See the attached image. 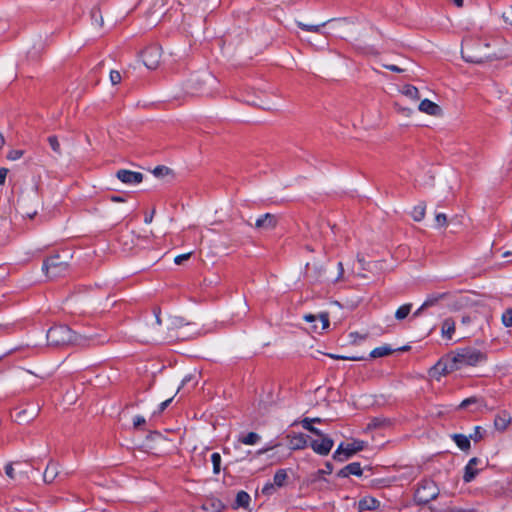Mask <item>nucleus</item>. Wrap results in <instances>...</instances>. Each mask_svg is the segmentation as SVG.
<instances>
[{
	"label": "nucleus",
	"instance_id": "52",
	"mask_svg": "<svg viewBox=\"0 0 512 512\" xmlns=\"http://www.w3.org/2000/svg\"><path fill=\"white\" fill-rule=\"evenodd\" d=\"M172 399H173V397L163 401L159 406V412H163L168 407V405L172 402Z\"/></svg>",
	"mask_w": 512,
	"mask_h": 512
},
{
	"label": "nucleus",
	"instance_id": "60",
	"mask_svg": "<svg viewBox=\"0 0 512 512\" xmlns=\"http://www.w3.org/2000/svg\"><path fill=\"white\" fill-rule=\"evenodd\" d=\"M338 268H339V276H342L343 272H344V268H343L342 262L338 263Z\"/></svg>",
	"mask_w": 512,
	"mask_h": 512
},
{
	"label": "nucleus",
	"instance_id": "57",
	"mask_svg": "<svg viewBox=\"0 0 512 512\" xmlns=\"http://www.w3.org/2000/svg\"><path fill=\"white\" fill-rule=\"evenodd\" d=\"M110 200L113 202H124L125 201L122 197L116 196V195L111 196Z\"/></svg>",
	"mask_w": 512,
	"mask_h": 512
},
{
	"label": "nucleus",
	"instance_id": "2",
	"mask_svg": "<svg viewBox=\"0 0 512 512\" xmlns=\"http://www.w3.org/2000/svg\"><path fill=\"white\" fill-rule=\"evenodd\" d=\"M47 341L51 346L78 345L86 346L94 340L92 336L77 334L66 325L53 326L47 331Z\"/></svg>",
	"mask_w": 512,
	"mask_h": 512
},
{
	"label": "nucleus",
	"instance_id": "27",
	"mask_svg": "<svg viewBox=\"0 0 512 512\" xmlns=\"http://www.w3.org/2000/svg\"><path fill=\"white\" fill-rule=\"evenodd\" d=\"M412 309V304L407 303L400 306L395 312V318L399 321H402L408 317Z\"/></svg>",
	"mask_w": 512,
	"mask_h": 512
},
{
	"label": "nucleus",
	"instance_id": "37",
	"mask_svg": "<svg viewBox=\"0 0 512 512\" xmlns=\"http://www.w3.org/2000/svg\"><path fill=\"white\" fill-rule=\"evenodd\" d=\"M485 431L480 426H476L474 428V433L470 435V438L475 442H478L483 439Z\"/></svg>",
	"mask_w": 512,
	"mask_h": 512
},
{
	"label": "nucleus",
	"instance_id": "54",
	"mask_svg": "<svg viewBox=\"0 0 512 512\" xmlns=\"http://www.w3.org/2000/svg\"><path fill=\"white\" fill-rule=\"evenodd\" d=\"M344 360H350V361H361V360H364V357H363V356H356V355H353V356H345Z\"/></svg>",
	"mask_w": 512,
	"mask_h": 512
},
{
	"label": "nucleus",
	"instance_id": "48",
	"mask_svg": "<svg viewBox=\"0 0 512 512\" xmlns=\"http://www.w3.org/2000/svg\"><path fill=\"white\" fill-rule=\"evenodd\" d=\"M5 473H6V475H7L9 478H11V479H14V478H15V475H14V468H13V466H12V464H11V463H9V464H7V465L5 466Z\"/></svg>",
	"mask_w": 512,
	"mask_h": 512
},
{
	"label": "nucleus",
	"instance_id": "59",
	"mask_svg": "<svg viewBox=\"0 0 512 512\" xmlns=\"http://www.w3.org/2000/svg\"><path fill=\"white\" fill-rule=\"evenodd\" d=\"M36 214H37V211H36V210H34V211H32V212H28V211H27V212L25 213V215H26L27 217H29V218H33Z\"/></svg>",
	"mask_w": 512,
	"mask_h": 512
},
{
	"label": "nucleus",
	"instance_id": "55",
	"mask_svg": "<svg viewBox=\"0 0 512 512\" xmlns=\"http://www.w3.org/2000/svg\"><path fill=\"white\" fill-rule=\"evenodd\" d=\"M331 472H332V466H331L330 463L326 464V468H324V470H319L318 471L319 474H326V473L329 474Z\"/></svg>",
	"mask_w": 512,
	"mask_h": 512
},
{
	"label": "nucleus",
	"instance_id": "56",
	"mask_svg": "<svg viewBox=\"0 0 512 512\" xmlns=\"http://www.w3.org/2000/svg\"><path fill=\"white\" fill-rule=\"evenodd\" d=\"M154 213H155V211L153 210L149 215L145 216L144 222L146 224H150L152 222L153 217H154Z\"/></svg>",
	"mask_w": 512,
	"mask_h": 512
},
{
	"label": "nucleus",
	"instance_id": "26",
	"mask_svg": "<svg viewBox=\"0 0 512 512\" xmlns=\"http://www.w3.org/2000/svg\"><path fill=\"white\" fill-rule=\"evenodd\" d=\"M287 479H288L287 471L285 469H279L276 471V473L274 475L273 483L276 487H283L286 484Z\"/></svg>",
	"mask_w": 512,
	"mask_h": 512
},
{
	"label": "nucleus",
	"instance_id": "4",
	"mask_svg": "<svg viewBox=\"0 0 512 512\" xmlns=\"http://www.w3.org/2000/svg\"><path fill=\"white\" fill-rule=\"evenodd\" d=\"M213 77L208 73L192 75L184 84V91L191 96H203L209 94L208 84L213 82Z\"/></svg>",
	"mask_w": 512,
	"mask_h": 512
},
{
	"label": "nucleus",
	"instance_id": "46",
	"mask_svg": "<svg viewBox=\"0 0 512 512\" xmlns=\"http://www.w3.org/2000/svg\"><path fill=\"white\" fill-rule=\"evenodd\" d=\"M476 402H478V399L476 397H470V398H467V399L463 400L461 402V404H460V407L461 408H466L470 404H473V403H476Z\"/></svg>",
	"mask_w": 512,
	"mask_h": 512
},
{
	"label": "nucleus",
	"instance_id": "5",
	"mask_svg": "<svg viewBox=\"0 0 512 512\" xmlns=\"http://www.w3.org/2000/svg\"><path fill=\"white\" fill-rule=\"evenodd\" d=\"M439 488L437 484L431 479H423L419 482L414 494V499L417 504L425 505L430 501L436 499L439 495Z\"/></svg>",
	"mask_w": 512,
	"mask_h": 512
},
{
	"label": "nucleus",
	"instance_id": "21",
	"mask_svg": "<svg viewBox=\"0 0 512 512\" xmlns=\"http://www.w3.org/2000/svg\"><path fill=\"white\" fill-rule=\"evenodd\" d=\"M58 473V464L50 462L44 471L43 479L46 483H52L56 479Z\"/></svg>",
	"mask_w": 512,
	"mask_h": 512
},
{
	"label": "nucleus",
	"instance_id": "22",
	"mask_svg": "<svg viewBox=\"0 0 512 512\" xmlns=\"http://www.w3.org/2000/svg\"><path fill=\"white\" fill-rule=\"evenodd\" d=\"M441 332L443 337L452 339L455 332V321L452 318L445 319L442 323Z\"/></svg>",
	"mask_w": 512,
	"mask_h": 512
},
{
	"label": "nucleus",
	"instance_id": "16",
	"mask_svg": "<svg viewBox=\"0 0 512 512\" xmlns=\"http://www.w3.org/2000/svg\"><path fill=\"white\" fill-rule=\"evenodd\" d=\"M363 473L360 463L352 462L343 467L339 472V477H348L350 475L361 476Z\"/></svg>",
	"mask_w": 512,
	"mask_h": 512
},
{
	"label": "nucleus",
	"instance_id": "61",
	"mask_svg": "<svg viewBox=\"0 0 512 512\" xmlns=\"http://www.w3.org/2000/svg\"><path fill=\"white\" fill-rule=\"evenodd\" d=\"M329 356L333 359H341V360H344L345 356H340V355H336V354H329Z\"/></svg>",
	"mask_w": 512,
	"mask_h": 512
},
{
	"label": "nucleus",
	"instance_id": "35",
	"mask_svg": "<svg viewBox=\"0 0 512 512\" xmlns=\"http://www.w3.org/2000/svg\"><path fill=\"white\" fill-rule=\"evenodd\" d=\"M445 294H439V295H432V296H429L425 301H424V307L426 308H429V307H432L434 305H436L439 300H441L442 298H444Z\"/></svg>",
	"mask_w": 512,
	"mask_h": 512
},
{
	"label": "nucleus",
	"instance_id": "51",
	"mask_svg": "<svg viewBox=\"0 0 512 512\" xmlns=\"http://www.w3.org/2000/svg\"><path fill=\"white\" fill-rule=\"evenodd\" d=\"M384 67L390 71H393V72H396V73H401L404 71V69L396 66V65H384Z\"/></svg>",
	"mask_w": 512,
	"mask_h": 512
},
{
	"label": "nucleus",
	"instance_id": "11",
	"mask_svg": "<svg viewBox=\"0 0 512 512\" xmlns=\"http://www.w3.org/2000/svg\"><path fill=\"white\" fill-rule=\"evenodd\" d=\"M117 178L125 184H139L143 180V174L140 172L121 169L117 171Z\"/></svg>",
	"mask_w": 512,
	"mask_h": 512
},
{
	"label": "nucleus",
	"instance_id": "23",
	"mask_svg": "<svg viewBox=\"0 0 512 512\" xmlns=\"http://www.w3.org/2000/svg\"><path fill=\"white\" fill-rule=\"evenodd\" d=\"M320 422H321L320 418H304L301 421V424L304 429L310 431L314 435L323 436V433L318 428H316L312 425L313 423H320Z\"/></svg>",
	"mask_w": 512,
	"mask_h": 512
},
{
	"label": "nucleus",
	"instance_id": "25",
	"mask_svg": "<svg viewBox=\"0 0 512 512\" xmlns=\"http://www.w3.org/2000/svg\"><path fill=\"white\" fill-rule=\"evenodd\" d=\"M261 437L255 432H249L246 435H240L238 441L245 445H255L260 441Z\"/></svg>",
	"mask_w": 512,
	"mask_h": 512
},
{
	"label": "nucleus",
	"instance_id": "24",
	"mask_svg": "<svg viewBox=\"0 0 512 512\" xmlns=\"http://www.w3.org/2000/svg\"><path fill=\"white\" fill-rule=\"evenodd\" d=\"M452 439L462 451H467L471 447L470 436L468 437L463 434H453Z\"/></svg>",
	"mask_w": 512,
	"mask_h": 512
},
{
	"label": "nucleus",
	"instance_id": "9",
	"mask_svg": "<svg viewBox=\"0 0 512 512\" xmlns=\"http://www.w3.org/2000/svg\"><path fill=\"white\" fill-rule=\"evenodd\" d=\"M319 437L321 440H312L310 442V447L319 455H328L334 445V442L330 437L324 434Z\"/></svg>",
	"mask_w": 512,
	"mask_h": 512
},
{
	"label": "nucleus",
	"instance_id": "32",
	"mask_svg": "<svg viewBox=\"0 0 512 512\" xmlns=\"http://www.w3.org/2000/svg\"><path fill=\"white\" fill-rule=\"evenodd\" d=\"M325 25H326V22H323L321 24H316V25H308V24L302 23L300 21H297V26L307 32L318 33V32H320L321 27H324Z\"/></svg>",
	"mask_w": 512,
	"mask_h": 512
},
{
	"label": "nucleus",
	"instance_id": "17",
	"mask_svg": "<svg viewBox=\"0 0 512 512\" xmlns=\"http://www.w3.org/2000/svg\"><path fill=\"white\" fill-rule=\"evenodd\" d=\"M511 416L505 412L497 414L494 419V427L500 432H504L511 423Z\"/></svg>",
	"mask_w": 512,
	"mask_h": 512
},
{
	"label": "nucleus",
	"instance_id": "20",
	"mask_svg": "<svg viewBox=\"0 0 512 512\" xmlns=\"http://www.w3.org/2000/svg\"><path fill=\"white\" fill-rule=\"evenodd\" d=\"M304 320H306L307 322L319 321L321 323L320 330H325L329 327L328 313H321L319 315L307 314L304 316Z\"/></svg>",
	"mask_w": 512,
	"mask_h": 512
},
{
	"label": "nucleus",
	"instance_id": "15",
	"mask_svg": "<svg viewBox=\"0 0 512 512\" xmlns=\"http://www.w3.org/2000/svg\"><path fill=\"white\" fill-rule=\"evenodd\" d=\"M418 109L421 112L432 116H438L441 114V108L436 103L430 101L429 99L422 100L419 104Z\"/></svg>",
	"mask_w": 512,
	"mask_h": 512
},
{
	"label": "nucleus",
	"instance_id": "12",
	"mask_svg": "<svg viewBox=\"0 0 512 512\" xmlns=\"http://www.w3.org/2000/svg\"><path fill=\"white\" fill-rule=\"evenodd\" d=\"M278 223V219L276 215L271 213H266L259 217L255 222V228L259 230H272L276 227Z\"/></svg>",
	"mask_w": 512,
	"mask_h": 512
},
{
	"label": "nucleus",
	"instance_id": "7",
	"mask_svg": "<svg viewBox=\"0 0 512 512\" xmlns=\"http://www.w3.org/2000/svg\"><path fill=\"white\" fill-rule=\"evenodd\" d=\"M364 445L362 441H354L344 445L341 443L334 452L333 458L340 462L346 461L356 452L361 451Z\"/></svg>",
	"mask_w": 512,
	"mask_h": 512
},
{
	"label": "nucleus",
	"instance_id": "45",
	"mask_svg": "<svg viewBox=\"0 0 512 512\" xmlns=\"http://www.w3.org/2000/svg\"><path fill=\"white\" fill-rule=\"evenodd\" d=\"M384 422H385V420H383V419L374 418L368 424V428H378V427H381L384 424Z\"/></svg>",
	"mask_w": 512,
	"mask_h": 512
},
{
	"label": "nucleus",
	"instance_id": "18",
	"mask_svg": "<svg viewBox=\"0 0 512 512\" xmlns=\"http://www.w3.org/2000/svg\"><path fill=\"white\" fill-rule=\"evenodd\" d=\"M289 445L292 449H303L307 446V437L304 434L288 435Z\"/></svg>",
	"mask_w": 512,
	"mask_h": 512
},
{
	"label": "nucleus",
	"instance_id": "44",
	"mask_svg": "<svg viewBox=\"0 0 512 512\" xmlns=\"http://www.w3.org/2000/svg\"><path fill=\"white\" fill-rule=\"evenodd\" d=\"M275 487L276 486L274 485V483H267L262 488V493L265 494V495H271V494L274 493Z\"/></svg>",
	"mask_w": 512,
	"mask_h": 512
},
{
	"label": "nucleus",
	"instance_id": "13",
	"mask_svg": "<svg viewBox=\"0 0 512 512\" xmlns=\"http://www.w3.org/2000/svg\"><path fill=\"white\" fill-rule=\"evenodd\" d=\"M164 0H141L140 5L148 9V13L152 15L157 14L156 18H160L165 14L163 8Z\"/></svg>",
	"mask_w": 512,
	"mask_h": 512
},
{
	"label": "nucleus",
	"instance_id": "63",
	"mask_svg": "<svg viewBox=\"0 0 512 512\" xmlns=\"http://www.w3.org/2000/svg\"><path fill=\"white\" fill-rule=\"evenodd\" d=\"M267 450H268V449H261V450H259L257 453H258V455H261V454H263V453L267 452Z\"/></svg>",
	"mask_w": 512,
	"mask_h": 512
},
{
	"label": "nucleus",
	"instance_id": "19",
	"mask_svg": "<svg viewBox=\"0 0 512 512\" xmlns=\"http://www.w3.org/2000/svg\"><path fill=\"white\" fill-rule=\"evenodd\" d=\"M380 502L373 497H364L358 502L360 512L375 510L379 507Z\"/></svg>",
	"mask_w": 512,
	"mask_h": 512
},
{
	"label": "nucleus",
	"instance_id": "53",
	"mask_svg": "<svg viewBox=\"0 0 512 512\" xmlns=\"http://www.w3.org/2000/svg\"><path fill=\"white\" fill-rule=\"evenodd\" d=\"M425 309H427V308H426V307H424V304H422V305H421V306H420V307H419V308H418V309L413 313V316H412V317H413V318H417V317H419V316L423 313V311H424Z\"/></svg>",
	"mask_w": 512,
	"mask_h": 512
},
{
	"label": "nucleus",
	"instance_id": "28",
	"mask_svg": "<svg viewBox=\"0 0 512 512\" xmlns=\"http://www.w3.org/2000/svg\"><path fill=\"white\" fill-rule=\"evenodd\" d=\"M250 495L245 491H239L236 495V505L237 507L246 508L250 502Z\"/></svg>",
	"mask_w": 512,
	"mask_h": 512
},
{
	"label": "nucleus",
	"instance_id": "6",
	"mask_svg": "<svg viewBox=\"0 0 512 512\" xmlns=\"http://www.w3.org/2000/svg\"><path fill=\"white\" fill-rule=\"evenodd\" d=\"M42 269L49 278L54 279L67 273L68 263L59 254H55L45 259Z\"/></svg>",
	"mask_w": 512,
	"mask_h": 512
},
{
	"label": "nucleus",
	"instance_id": "39",
	"mask_svg": "<svg viewBox=\"0 0 512 512\" xmlns=\"http://www.w3.org/2000/svg\"><path fill=\"white\" fill-rule=\"evenodd\" d=\"M435 221L438 227H445L447 225V216L444 213H438L435 216Z\"/></svg>",
	"mask_w": 512,
	"mask_h": 512
},
{
	"label": "nucleus",
	"instance_id": "47",
	"mask_svg": "<svg viewBox=\"0 0 512 512\" xmlns=\"http://www.w3.org/2000/svg\"><path fill=\"white\" fill-rule=\"evenodd\" d=\"M146 422L145 418L142 416H136L133 420V425L135 428H139L144 425Z\"/></svg>",
	"mask_w": 512,
	"mask_h": 512
},
{
	"label": "nucleus",
	"instance_id": "49",
	"mask_svg": "<svg viewBox=\"0 0 512 512\" xmlns=\"http://www.w3.org/2000/svg\"><path fill=\"white\" fill-rule=\"evenodd\" d=\"M446 512H475L474 509H464L461 507H450L446 510Z\"/></svg>",
	"mask_w": 512,
	"mask_h": 512
},
{
	"label": "nucleus",
	"instance_id": "64",
	"mask_svg": "<svg viewBox=\"0 0 512 512\" xmlns=\"http://www.w3.org/2000/svg\"><path fill=\"white\" fill-rule=\"evenodd\" d=\"M313 329H314V331H315V332H317V331H318V326H317V325H314V326H313Z\"/></svg>",
	"mask_w": 512,
	"mask_h": 512
},
{
	"label": "nucleus",
	"instance_id": "1",
	"mask_svg": "<svg viewBox=\"0 0 512 512\" xmlns=\"http://www.w3.org/2000/svg\"><path fill=\"white\" fill-rule=\"evenodd\" d=\"M486 359L487 355L481 350L470 346L462 347L450 352L444 362H438L435 368H441L442 374L445 375L467 366H477Z\"/></svg>",
	"mask_w": 512,
	"mask_h": 512
},
{
	"label": "nucleus",
	"instance_id": "43",
	"mask_svg": "<svg viewBox=\"0 0 512 512\" xmlns=\"http://www.w3.org/2000/svg\"><path fill=\"white\" fill-rule=\"evenodd\" d=\"M22 156H23V151L22 150H11L8 153L7 158L9 160H17V159H20Z\"/></svg>",
	"mask_w": 512,
	"mask_h": 512
},
{
	"label": "nucleus",
	"instance_id": "42",
	"mask_svg": "<svg viewBox=\"0 0 512 512\" xmlns=\"http://www.w3.org/2000/svg\"><path fill=\"white\" fill-rule=\"evenodd\" d=\"M192 255V252L181 254L175 257L174 263L177 265H181L184 261L188 260Z\"/></svg>",
	"mask_w": 512,
	"mask_h": 512
},
{
	"label": "nucleus",
	"instance_id": "38",
	"mask_svg": "<svg viewBox=\"0 0 512 512\" xmlns=\"http://www.w3.org/2000/svg\"><path fill=\"white\" fill-rule=\"evenodd\" d=\"M502 18L507 25L512 27V5L509 6L502 14Z\"/></svg>",
	"mask_w": 512,
	"mask_h": 512
},
{
	"label": "nucleus",
	"instance_id": "29",
	"mask_svg": "<svg viewBox=\"0 0 512 512\" xmlns=\"http://www.w3.org/2000/svg\"><path fill=\"white\" fill-rule=\"evenodd\" d=\"M393 352V350L389 346H381L373 349L370 353L371 358H379L388 356Z\"/></svg>",
	"mask_w": 512,
	"mask_h": 512
},
{
	"label": "nucleus",
	"instance_id": "34",
	"mask_svg": "<svg viewBox=\"0 0 512 512\" xmlns=\"http://www.w3.org/2000/svg\"><path fill=\"white\" fill-rule=\"evenodd\" d=\"M211 461H212V464H213V472L215 474H218L220 472L221 455L218 452H214L211 455Z\"/></svg>",
	"mask_w": 512,
	"mask_h": 512
},
{
	"label": "nucleus",
	"instance_id": "36",
	"mask_svg": "<svg viewBox=\"0 0 512 512\" xmlns=\"http://www.w3.org/2000/svg\"><path fill=\"white\" fill-rule=\"evenodd\" d=\"M502 323L505 327H512V308L502 314Z\"/></svg>",
	"mask_w": 512,
	"mask_h": 512
},
{
	"label": "nucleus",
	"instance_id": "14",
	"mask_svg": "<svg viewBox=\"0 0 512 512\" xmlns=\"http://www.w3.org/2000/svg\"><path fill=\"white\" fill-rule=\"evenodd\" d=\"M479 462L480 460L477 457H473L469 460L465 467V472L463 475L464 482L469 483L476 477V475L478 474L476 466Z\"/></svg>",
	"mask_w": 512,
	"mask_h": 512
},
{
	"label": "nucleus",
	"instance_id": "31",
	"mask_svg": "<svg viewBox=\"0 0 512 512\" xmlns=\"http://www.w3.org/2000/svg\"><path fill=\"white\" fill-rule=\"evenodd\" d=\"M425 211L426 207L424 204H419L415 206L412 211V218L417 222L423 220L425 217Z\"/></svg>",
	"mask_w": 512,
	"mask_h": 512
},
{
	"label": "nucleus",
	"instance_id": "3",
	"mask_svg": "<svg viewBox=\"0 0 512 512\" xmlns=\"http://www.w3.org/2000/svg\"><path fill=\"white\" fill-rule=\"evenodd\" d=\"M488 43H483L481 40H466L462 46L461 54L466 62L480 64L486 61H491L496 55H491L482 50L488 48Z\"/></svg>",
	"mask_w": 512,
	"mask_h": 512
},
{
	"label": "nucleus",
	"instance_id": "33",
	"mask_svg": "<svg viewBox=\"0 0 512 512\" xmlns=\"http://www.w3.org/2000/svg\"><path fill=\"white\" fill-rule=\"evenodd\" d=\"M48 143L51 149L55 152L56 155L60 156L62 154L60 143L58 138L54 135L48 137Z\"/></svg>",
	"mask_w": 512,
	"mask_h": 512
},
{
	"label": "nucleus",
	"instance_id": "40",
	"mask_svg": "<svg viewBox=\"0 0 512 512\" xmlns=\"http://www.w3.org/2000/svg\"><path fill=\"white\" fill-rule=\"evenodd\" d=\"M121 74L119 71L112 70L110 72V81L113 85L119 84L121 82Z\"/></svg>",
	"mask_w": 512,
	"mask_h": 512
},
{
	"label": "nucleus",
	"instance_id": "50",
	"mask_svg": "<svg viewBox=\"0 0 512 512\" xmlns=\"http://www.w3.org/2000/svg\"><path fill=\"white\" fill-rule=\"evenodd\" d=\"M7 173H8V169L0 168V184L1 185L5 183Z\"/></svg>",
	"mask_w": 512,
	"mask_h": 512
},
{
	"label": "nucleus",
	"instance_id": "58",
	"mask_svg": "<svg viewBox=\"0 0 512 512\" xmlns=\"http://www.w3.org/2000/svg\"><path fill=\"white\" fill-rule=\"evenodd\" d=\"M454 2V4L458 7V8H461L463 7L464 5V0H452Z\"/></svg>",
	"mask_w": 512,
	"mask_h": 512
},
{
	"label": "nucleus",
	"instance_id": "41",
	"mask_svg": "<svg viewBox=\"0 0 512 512\" xmlns=\"http://www.w3.org/2000/svg\"><path fill=\"white\" fill-rule=\"evenodd\" d=\"M170 172V169L165 166H157L153 170V174L157 177L167 175Z\"/></svg>",
	"mask_w": 512,
	"mask_h": 512
},
{
	"label": "nucleus",
	"instance_id": "30",
	"mask_svg": "<svg viewBox=\"0 0 512 512\" xmlns=\"http://www.w3.org/2000/svg\"><path fill=\"white\" fill-rule=\"evenodd\" d=\"M402 93L413 100H417L420 97L419 90L415 86L409 84L403 87Z\"/></svg>",
	"mask_w": 512,
	"mask_h": 512
},
{
	"label": "nucleus",
	"instance_id": "62",
	"mask_svg": "<svg viewBox=\"0 0 512 512\" xmlns=\"http://www.w3.org/2000/svg\"><path fill=\"white\" fill-rule=\"evenodd\" d=\"M4 143H5L4 137H3L2 133L0 132V150L2 149Z\"/></svg>",
	"mask_w": 512,
	"mask_h": 512
},
{
	"label": "nucleus",
	"instance_id": "8",
	"mask_svg": "<svg viewBox=\"0 0 512 512\" xmlns=\"http://www.w3.org/2000/svg\"><path fill=\"white\" fill-rule=\"evenodd\" d=\"M160 59L161 49L158 46H149L142 52V61L148 69H156Z\"/></svg>",
	"mask_w": 512,
	"mask_h": 512
},
{
	"label": "nucleus",
	"instance_id": "10",
	"mask_svg": "<svg viewBox=\"0 0 512 512\" xmlns=\"http://www.w3.org/2000/svg\"><path fill=\"white\" fill-rule=\"evenodd\" d=\"M38 413V409L35 407L31 408H16L13 411L12 417L14 421L19 424L28 423L33 420Z\"/></svg>",
	"mask_w": 512,
	"mask_h": 512
}]
</instances>
